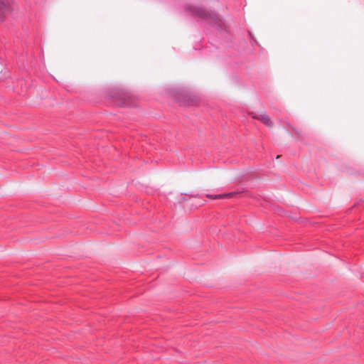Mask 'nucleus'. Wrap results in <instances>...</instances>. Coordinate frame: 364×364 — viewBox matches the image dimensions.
<instances>
[{
  "label": "nucleus",
  "mask_w": 364,
  "mask_h": 364,
  "mask_svg": "<svg viewBox=\"0 0 364 364\" xmlns=\"http://www.w3.org/2000/svg\"><path fill=\"white\" fill-rule=\"evenodd\" d=\"M253 117L262 121L267 126H269V127L272 126V122H271L269 117L267 115H266L265 114H261L257 116H253Z\"/></svg>",
  "instance_id": "obj_3"
},
{
  "label": "nucleus",
  "mask_w": 364,
  "mask_h": 364,
  "mask_svg": "<svg viewBox=\"0 0 364 364\" xmlns=\"http://www.w3.org/2000/svg\"><path fill=\"white\" fill-rule=\"evenodd\" d=\"M7 5L4 0H0V21H2L6 14Z\"/></svg>",
  "instance_id": "obj_2"
},
{
  "label": "nucleus",
  "mask_w": 364,
  "mask_h": 364,
  "mask_svg": "<svg viewBox=\"0 0 364 364\" xmlns=\"http://www.w3.org/2000/svg\"><path fill=\"white\" fill-rule=\"evenodd\" d=\"M236 194H237V193H235V192H231V193H226V194L216 195L215 196L207 195V197L212 198V199H223V198H229Z\"/></svg>",
  "instance_id": "obj_4"
},
{
  "label": "nucleus",
  "mask_w": 364,
  "mask_h": 364,
  "mask_svg": "<svg viewBox=\"0 0 364 364\" xmlns=\"http://www.w3.org/2000/svg\"><path fill=\"white\" fill-rule=\"evenodd\" d=\"M195 12L198 16L207 18L209 22L212 24L217 25L220 23V19L215 14L210 13L205 11L204 9L198 8Z\"/></svg>",
  "instance_id": "obj_1"
}]
</instances>
